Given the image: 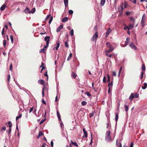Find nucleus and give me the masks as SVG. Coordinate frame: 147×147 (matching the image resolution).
<instances>
[{"instance_id":"nucleus-1","label":"nucleus","mask_w":147,"mask_h":147,"mask_svg":"<svg viewBox=\"0 0 147 147\" xmlns=\"http://www.w3.org/2000/svg\"><path fill=\"white\" fill-rule=\"evenodd\" d=\"M110 133L111 132L109 131H107L106 133L105 138L108 141H110L111 140V137L110 136Z\"/></svg>"},{"instance_id":"nucleus-2","label":"nucleus","mask_w":147,"mask_h":147,"mask_svg":"<svg viewBox=\"0 0 147 147\" xmlns=\"http://www.w3.org/2000/svg\"><path fill=\"white\" fill-rule=\"evenodd\" d=\"M98 32H96L93 36L91 39V40L92 41H94L95 40H96V38H98Z\"/></svg>"},{"instance_id":"nucleus-3","label":"nucleus","mask_w":147,"mask_h":147,"mask_svg":"<svg viewBox=\"0 0 147 147\" xmlns=\"http://www.w3.org/2000/svg\"><path fill=\"white\" fill-rule=\"evenodd\" d=\"M129 47L131 49H133L135 50H136L137 49V47L132 42H131V43H129Z\"/></svg>"},{"instance_id":"nucleus-4","label":"nucleus","mask_w":147,"mask_h":147,"mask_svg":"<svg viewBox=\"0 0 147 147\" xmlns=\"http://www.w3.org/2000/svg\"><path fill=\"white\" fill-rule=\"evenodd\" d=\"M111 30L110 29V28H108L107 31L106 32V34L105 36V38H107L109 34L111 32Z\"/></svg>"},{"instance_id":"nucleus-5","label":"nucleus","mask_w":147,"mask_h":147,"mask_svg":"<svg viewBox=\"0 0 147 147\" xmlns=\"http://www.w3.org/2000/svg\"><path fill=\"white\" fill-rule=\"evenodd\" d=\"M106 45L109 49H114L113 46L109 42H107L106 43Z\"/></svg>"},{"instance_id":"nucleus-6","label":"nucleus","mask_w":147,"mask_h":147,"mask_svg":"<svg viewBox=\"0 0 147 147\" xmlns=\"http://www.w3.org/2000/svg\"><path fill=\"white\" fill-rule=\"evenodd\" d=\"M83 131L84 133V136H82V138H84L85 137L86 138L87 137L88 134L85 128H83Z\"/></svg>"},{"instance_id":"nucleus-7","label":"nucleus","mask_w":147,"mask_h":147,"mask_svg":"<svg viewBox=\"0 0 147 147\" xmlns=\"http://www.w3.org/2000/svg\"><path fill=\"white\" fill-rule=\"evenodd\" d=\"M145 19L144 18H142L141 21V25L142 27H143L145 26L144 23L145 22Z\"/></svg>"},{"instance_id":"nucleus-8","label":"nucleus","mask_w":147,"mask_h":147,"mask_svg":"<svg viewBox=\"0 0 147 147\" xmlns=\"http://www.w3.org/2000/svg\"><path fill=\"white\" fill-rule=\"evenodd\" d=\"M50 37L49 36H46L44 40L46 42V43H49V39Z\"/></svg>"},{"instance_id":"nucleus-9","label":"nucleus","mask_w":147,"mask_h":147,"mask_svg":"<svg viewBox=\"0 0 147 147\" xmlns=\"http://www.w3.org/2000/svg\"><path fill=\"white\" fill-rule=\"evenodd\" d=\"M63 25H61L56 30V32H59L63 28Z\"/></svg>"},{"instance_id":"nucleus-10","label":"nucleus","mask_w":147,"mask_h":147,"mask_svg":"<svg viewBox=\"0 0 147 147\" xmlns=\"http://www.w3.org/2000/svg\"><path fill=\"white\" fill-rule=\"evenodd\" d=\"M6 7H7V6L5 4H3L0 8L1 11H3L4 10Z\"/></svg>"},{"instance_id":"nucleus-11","label":"nucleus","mask_w":147,"mask_h":147,"mask_svg":"<svg viewBox=\"0 0 147 147\" xmlns=\"http://www.w3.org/2000/svg\"><path fill=\"white\" fill-rule=\"evenodd\" d=\"M29 10V9L27 7L24 10V11L26 13L30 14V11Z\"/></svg>"},{"instance_id":"nucleus-12","label":"nucleus","mask_w":147,"mask_h":147,"mask_svg":"<svg viewBox=\"0 0 147 147\" xmlns=\"http://www.w3.org/2000/svg\"><path fill=\"white\" fill-rule=\"evenodd\" d=\"M134 98V94L133 93H131L129 97V99L130 101H132Z\"/></svg>"},{"instance_id":"nucleus-13","label":"nucleus","mask_w":147,"mask_h":147,"mask_svg":"<svg viewBox=\"0 0 147 147\" xmlns=\"http://www.w3.org/2000/svg\"><path fill=\"white\" fill-rule=\"evenodd\" d=\"M130 40V38L129 37L127 38L126 39V41H125V45L126 46L128 44L129 41Z\"/></svg>"},{"instance_id":"nucleus-14","label":"nucleus","mask_w":147,"mask_h":147,"mask_svg":"<svg viewBox=\"0 0 147 147\" xmlns=\"http://www.w3.org/2000/svg\"><path fill=\"white\" fill-rule=\"evenodd\" d=\"M43 133L41 131H40L39 132V134L38 136L37 137V138L38 139L41 136L43 135Z\"/></svg>"},{"instance_id":"nucleus-15","label":"nucleus","mask_w":147,"mask_h":147,"mask_svg":"<svg viewBox=\"0 0 147 147\" xmlns=\"http://www.w3.org/2000/svg\"><path fill=\"white\" fill-rule=\"evenodd\" d=\"M71 76L72 78H75L76 77L77 75L75 72H72L71 73Z\"/></svg>"},{"instance_id":"nucleus-16","label":"nucleus","mask_w":147,"mask_h":147,"mask_svg":"<svg viewBox=\"0 0 147 147\" xmlns=\"http://www.w3.org/2000/svg\"><path fill=\"white\" fill-rule=\"evenodd\" d=\"M38 82L40 84L43 85L44 84L45 81L43 80H38Z\"/></svg>"},{"instance_id":"nucleus-17","label":"nucleus","mask_w":147,"mask_h":147,"mask_svg":"<svg viewBox=\"0 0 147 147\" xmlns=\"http://www.w3.org/2000/svg\"><path fill=\"white\" fill-rule=\"evenodd\" d=\"M57 117H58V119L59 121H61V117H60V115L59 114V113L58 111H57Z\"/></svg>"},{"instance_id":"nucleus-18","label":"nucleus","mask_w":147,"mask_h":147,"mask_svg":"<svg viewBox=\"0 0 147 147\" xmlns=\"http://www.w3.org/2000/svg\"><path fill=\"white\" fill-rule=\"evenodd\" d=\"M114 50V49H109L108 50H106L105 51V53H109L111 52H112L113 50Z\"/></svg>"},{"instance_id":"nucleus-19","label":"nucleus","mask_w":147,"mask_h":147,"mask_svg":"<svg viewBox=\"0 0 147 147\" xmlns=\"http://www.w3.org/2000/svg\"><path fill=\"white\" fill-rule=\"evenodd\" d=\"M105 2V0H101L100 1V5L101 6H103Z\"/></svg>"},{"instance_id":"nucleus-20","label":"nucleus","mask_w":147,"mask_h":147,"mask_svg":"<svg viewBox=\"0 0 147 147\" xmlns=\"http://www.w3.org/2000/svg\"><path fill=\"white\" fill-rule=\"evenodd\" d=\"M118 115H119V113H118L116 114L115 116V120L116 122V123L117 122V121L118 119Z\"/></svg>"},{"instance_id":"nucleus-21","label":"nucleus","mask_w":147,"mask_h":147,"mask_svg":"<svg viewBox=\"0 0 147 147\" xmlns=\"http://www.w3.org/2000/svg\"><path fill=\"white\" fill-rule=\"evenodd\" d=\"M56 46L54 48V49H55L56 50H57L59 47L60 45V44L59 43H57L56 44Z\"/></svg>"},{"instance_id":"nucleus-22","label":"nucleus","mask_w":147,"mask_h":147,"mask_svg":"<svg viewBox=\"0 0 147 147\" xmlns=\"http://www.w3.org/2000/svg\"><path fill=\"white\" fill-rule=\"evenodd\" d=\"M71 144H73L74 146H76V147H78V145L77 144V143L76 142H73L72 141H71Z\"/></svg>"},{"instance_id":"nucleus-23","label":"nucleus","mask_w":147,"mask_h":147,"mask_svg":"<svg viewBox=\"0 0 147 147\" xmlns=\"http://www.w3.org/2000/svg\"><path fill=\"white\" fill-rule=\"evenodd\" d=\"M7 41L5 40H4L3 41V44L4 48H6Z\"/></svg>"},{"instance_id":"nucleus-24","label":"nucleus","mask_w":147,"mask_h":147,"mask_svg":"<svg viewBox=\"0 0 147 147\" xmlns=\"http://www.w3.org/2000/svg\"><path fill=\"white\" fill-rule=\"evenodd\" d=\"M36 11V9L35 7L33 8L32 9L31 11H30V14L31 13H34Z\"/></svg>"},{"instance_id":"nucleus-25","label":"nucleus","mask_w":147,"mask_h":147,"mask_svg":"<svg viewBox=\"0 0 147 147\" xmlns=\"http://www.w3.org/2000/svg\"><path fill=\"white\" fill-rule=\"evenodd\" d=\"M147 86V84L145 83L144 84V86H142V88L143 89H145Z\"/></svg>"},{"instance_id":"nucleus-26","label":"nucleus","mask_w":147,"mask_h":147,"mask_svg":"<svg viewBox=\"0 0 147 147\" xmlns=\"http://www.w3.org/2000/svg\"><path fill=\"white\" fill-rule=\"evenodd\" d=\"M135 24L132 23V24H130L129 25V29L131 28H133L134 25Z\"/></svg>"},{"instance_id":"nucleus-27","label":"nucleus","mask_w":147,"mask_h":147,"mask_svg":"<svg viewBox=\"0 0 147 147\" xmlns=\"http://www.w3.org/2000/svg\"><path fill=\"white\" fill-rule=\"evenodd\" d=\"M142 71L143 72L145 71V64H143L142 65Z\"/></svg>"},{"instance_id":"nucleus-28","label":"nucleus","mask_w":147,"mask_h":147,"mask_svg":"<svg viewBox=\"0 0 147 147\" xmlns=\"http://www.w3.org/2000/svg\"><path fill=\"white\" fill-rule=\"evenodd\" d=\"M130 21L133 22V23L135 24V19L134 18H133L132 17H131L130 18Z\"/></svg>"},{"instance_id":"nucleus-29","label":"nucleus","mask_w":147,"mask_h":147,"mask_svg":"<svg viewBox=\"0 0 147 147\" xmlns=\"http://www.w3.org/2000/svg\"><path fill=\"white\" fill-rule=\"evenodd\" d=\"M72 57V53H70L69 54V55L67 58V60L69 61L71 58Z\"/></svg>"},{"instance_id":"nucleus-30","label":"nucleus","mask_w":147,"mask_h":147,"mask_svg":"<svg viewBox=\"0 0 147 147\" xmlns=\"http://www.w3.org/2000/svg\"><path fill=\"white\" fill-rule=\"evenodd\" d=\"M87 103V102L85 101H82L81 102V105L82 106L86 105Z\"/></svg>"},{"instance_id":"nucleus-31","label":"nucleus","mask_w":147,"mask_h":147,"mask_svg":"<svg viewBox=\"0 0 147 147\" xmlns=\"http://www.w3.org/2000/svg\"><path fill=\"white\" fill-rule=\"evenodd\" d=\"M124 107L125 109V111L126 112H127L128 111V107L126 105H124Z\"/></svg>"},{"instance_id":"nucleus-32","label":"nucleus","mask_w":147,"mask_h":147,"mask_svg":"<svg viewBox=\"0 0 147 147\" xmlns=\"http://www.w3.org/2000/svg\"><path fill=\"white\" fill-rule=\"evenodd\" d=\"M45 49L43 48V49L40 50V53H45Z\"/></svg>"},{"instance_id":"nucleus-33","label":"nucleus","mask_w":147,"mask_h":147,"mask_svg":"<svg viewBox=\"0 0 147 147\" xmlns=\"http://www.w3.org/2000/svg\"><path fill=\"white\" fill-rule=\"evenodd\" d=\"M5 28H3L1 32V34L2 35H3L4 34H5Z\"/></svg>"},{"instance_id":"nucleus-34","label":"nucleus","mask_w":147,"mask_h":147,"mask_svg":"<svg viewBox=\"0 0 147 147\" xmlns=\"http://www.w3.org/2000/svg\"><path fill=\"white\" fill-rule=\"evenodd\" d=\"M68 3V0H65V9L66 8V7L67 6Z\"/></svg>"},{"instance_id":"nucleus-35","label":"nucleus","mask_w":147,"mask_h":147,"mask_svg":"<svg viewBox=\"0 0 147 147\" xmlns=\"http://www.w3.org/2000/svg\"><path fill=\"white\" fill-rule=\"evenodd\" d=\"M61 121V122H60V126L61 127V128L62 129H63V128H64V127H63V126H64V125H63V122Z\"/></svg>"},{"instance_id":"nucleus-36","label":"nucleus","mask_w":147,"mask_h":147,"mask_svg":"<svg viewBox=\"0 0 147 147\" xmlns=\"http://www.w3.org/2000/svg\"><path fill=\"white\" fill-rule=\"evenodd\" d=\"M10 39L11 40V42L12 43H13V36H12L11 35H10Z\"/></svg>"},{"instance_id":"nucleus-37","label":"nucleus","mask_w":147,"mask_h":147,"mask_svg":"<svg viewBox=\"0 0 147 147\" xmlns=\"http://www.w3.org/2000/svg\"><path fill=\"white\" fill-rule=\"evenodd\" d=\"M106 55L109 57L111 58L112 57V55L111 54H109V53H105Z\"/></svg>"},{"instance_id":"nucleus-38","label":"nucleus","mask_w":147,"mask_h":147,"mask_svg":"<svg viewBox=\"0 0 147 147\" xmlns=\"http://www.w3.org/2000/svg\"><path fill=\"white\" fill-rule=\"evenodd\" d=\"M8 124L9 125V128H11L12 127V124L11 121H9L8 122Z\"/></svg>"},{"instance_id":"nucleus-39","label":"nucleus","mask_w":147,"mask_h":147,"mask_svg":"<svg viewBox=\"0 0 147 147\" xmlns=\"http://www.w3.org/2000/svg\"><path fill=\"white\" fill-rule=\"evenodd\" d=\"M134 98H137L139 97V95L137 93H135L134 95Z\"/></svg>"},{"instance_id":"nucleus-40","label":"nucleus","mask_w":147,"mask_h":147,"mask_svg":"<svg viewBox=\"0 0 147 147\" xmlns=\"http://www.w3.org/2000/svg\"><path fill=\"white\" fill-rule=\"evenodd\" d=\"M69 33L71 36H72L73 35V34H74V30L73 29L71 30L69 32Z\"/></svg>"},{"instance_id":"nucleus-41","label":"nucleus","mask_w":147,"mask_h":147,"mask_svg":"<svg viewBox=\"0 0 147 147\" xmlns=\"http://www.w3.org/2000/svg\"><path fill=\"white\" fill-rule=\"evenodd\" d=\"M108 80H107V82H109L110 81V78L109 77V74H107Z\"/></svg>"},{"instance_id":"nucleus-42","label":"nucleus","mask_w":147,"mask_h":147,"mask_svg":"<svg viewBox=\"0 0 147 147\" xmlns=\"http://www.w3.org/2000/svg\"><path fill=\"white\" fill-rule=\"evenodd\" d=\"M121 11L120 12V14H122V13H123V6L121 5Z\"/></svg>"},{"instance_id":"nucleus-43","label":"nucleus","mask_w":147,"mask_h":147,"mask_svg":"<svg viewBox=\"0 0 147 147\" xmlns=\"http://www.w3.org/2000/svg\"><path fill=\"white\" fill-rule=\"evenodd\" d=\"M112 85H113L112 83V82L108 84V87L109 88L110 87V88L111 87H112Z\"/></svg>"},{"instance_id":"nucleus-44","label":"nucleus","mask_w":147,"mask_h":147,"mask_svg":"<svg viewBox=\"0 0 147 147\" xmlns=\"http://www.w3.org/2000/svg\"><path fill=\"white\" fill-rule=\"evenodd\" d=\"M46 120V119H44L42 120L40 122V124H42Z\"/></svg>"},{"instance_id":"nucleus-45","label":"nucleus","mask_w":147,"mask_h":147,"mask_svg":"<svg viewBox=\"0 0 147 147\" xmlns=\"http://www.w3.org/2000/svg\"><path fill=\"white\" fill-rule=\"evenodd\" d=\"M53 17L52 16H51L49 19V24H50L53 20Z\"/></svg>"},{"instance_id":"nucleus-46","label":"nucleus","mask_w":147,"mask_h":147,"mask_svg":"<svg viewBox=\"0 0 147 147\" xmlns=\"http://www.w3.org/2000/svg\"><path fill=\"white\" fill-rule=\"evenodd\" d=\"M73 13V11L72 10H70L69 11V14L72 15Z\"/></svg>"},{"instance_id":"nucleus-47","label":"nucleus","mask_w":147,"mask_h":147,"mask_svg":"<svg viewBox=\"0 0 147 147\" xmlns=\"http://www.w3.org/2000/svg\"><path fill=\"white\" fill-rule=\"evenodd\" d=\"M144 74V72H143V71H142L141 73V76H140V79H142L143 77V75Z\"/></svg>"},{"instance_id":"nucleus-48","label":"nucleus","mask_w":147,"mask_h":147,"mask_svg":"<svg viewBox=\"0 0 147 147\" xmlns=\"http://www.w3.org/2000/svg\"><path fill=\"white\" fill-rule=\"evenodd\" d=\"M124 29L125 30H126L127 29H128V30H129V28L127 26H125L124 28Z\"/></svg>"},{"instance_id":"nucleus-49","label":"nucleus","mask_w":147,"mask_h":147,"mask_svg":"<svg viewBox=\"0 0 147 147\" xmlns=\"http://www.w3.org/2000/svg\"><path fill=\"white\" fill-rule=\"evenodd\" d=\"M65 47L67 48L69 47L68 45L67 42H65Z\"/></svg>"},{"instance_id":"nucleus-50","label":"nucleus","mask_w":147,"mask_h":147,"mask_svg":"<svg viewBox=\"0 0 147 147\" xmlns=\"http://www.w3.org/2000/svg\"><path fill=\"white\" fill-rule=\"evenodd\" d=\"M106 77L105 76H104L103 78V81L104 83L106 82Z\"/></svg>"},{"instance_id":"nucleus-51","label":"nucleus","mask_w":147,"mask_h":147,"mask_svg":"<svg viewBox=\"0 0 147 147\" xmlns=\"http://www.w3.org/2000/svg\"><path fill=\"white\" fill-rule=\"evenodd\" d=\"M49 44L48 43H46V45L44 46V47L45 48H47L48 47Z\"/></svg>"},{"instance_id":"nucleus-52","label":"nucleus","mask_w":147,"mask_h":147,"mask_svg":"<svg viewBox=\"0 0 147 147\" xmlns=\"http://www.w3.org/2000/svg\"><path fill=\"white\" fill-rule=\"evenodd\" d=\"M6 129V128L5 127H3L1 129V131H2L3 130H5Z\"/></svg>"},{"instance_id":"nucleus-53","label":"nucleus","mask_w":147,"mask_h":147,"mask_svg":"<svg viewBox=\"0 0 147 147\" xmlns=\"http://www.w3.org/2000/svg\"><path fill=\"white\" fill-rule=\"evenodd\" d=\"M10 75H8L7 76V81L8 82H9L10 80Z\"/></svg>"},{"instance_id":"nucleus-54","label":"nucleus","mask_w":147,"mask_h":147,"mask_svg":"<svg viewBox=\"0 0 147 147\" xmlns=\"http://www.w3.org/2000/svg\"><path fill=\"white\" fill-rule=\"evenodd\" d=\"M94 113H90V114H89V117H91L93 116V115H94Z\"/></svg>"},{"instance_id":"nucleus-55","label":"nucleus","mask_w":147,"mask_h":147,"mask_svg":"<svg viewBox=\"0 0 147 147\" xmlns=\"http://www.w3.org/2000/svg\"><path fill=\"white\" fill-rule=\"evenodd\" d=\"M86 94L88 96H91V94L88 92H86Z\"/></svg>"},{"instance_id":"nucleus-56","label":"nucleus","mask_w":147,"mask_h":147,"mask_svg":"<svg viewBox=\"0 0 147 147\" xmlns=\"http://www.w3.org/2000/svg\"><path fill=\"white\" fill-rule=\"evenodd\" d=\"M130 1H131V2L135 4L136 3V0H130Z\"/></svg>"},{"instance_id":"nucleus-57","label":"nucleus","mask_w":147,"mask_h":147,"mask_svg":"<svg viewBox=\"0 0 147 147\" xmlns=\"http://www.w3.org/2000/svg\"><path fill=\"white\" fill-rule=\"evenodd\" d=\"M47 71L46 72L45 74H44L45 76L46 77H48V75L47 74Z\"/></svg>"},{"instance_id":"nucleus-58","label":"nucleus","mask_w":147,"mask_h":147,"mask_svg":"<svg viewBox=\"0 0 147 147\" xmlns=\"http://www.w3.org/2000/svg\"><path fill=\"white\" fill-rule=\"evenodd\" d=\"M12 63H11L10 65V70L11 71H12Z\"/></svg>"},{"instance_id":"nucleus-59","label":"nucleus","mask_w":147,"mask_h":147,"mask_svg":"<svg viewBox=\"0 0 147 147\" xmlns=\"http://www.w3.org/2000/svg\"><path fill=\"white\" fill-rule=\"evenodd\" d=\"M42 102L44 105H46V102L43 99H42Z\"/></svg>"},{"instance_id":"nucleus-60","label":"nucleus","mask_w":147,"mask_h":147,"mask_svg":"<svg viewBox=\"0 0 147 147\" xmlns=\"http://www.w3.org/2000/svg\"><path fill=\"white\" fill-rule=\"evenodd\" d=\"M127 5L126 3H124V7L123 9H125L127 7Z\"/></svg>"},{"instance_id":"nucleus-61","label":"nucleus","mask_w":147,"mask_h":147,"mask_svg":"<svg viewBox=\"0 0 147 147\" xmlns=\"http://www.w3.org/2000/svg\"><path fill=\"white\" fill-rule=\"evenodd\" d=\"M113 75L114 76H116V72L115 71H114L113 72Z\"/></svg>"},{"instance_id":"nucleus-62","label":"nucleus","mask_w":147,"mask_h":147,"mask_svg":"<svg viewBox=\"0 0 147 147\" xmlns=\"http://www.w3.org/2000/svg\"><path fill=\"white\" fill-rule=\"evenodd\" d=\"M50 16H50V15H47V16L46 17V20H48L49 18V17H50Z\"/></svg>"},{"instance_id":"nucleus-63","label":"nucleus","mask_w":147,"mask_h":147,"mask_svg":"<svg viewBox=\"0 0 147 147\" xmlns=\"http://www.w3.org/2000/svg\"><path fill=\"white\" fill-rule=\"evenodd\" d=\"M33 107L31 108H30V109L29 113H30L32 111H33Z\"/></svg>"},{"instance_id":"nucleus-64","label":"nucleus","mask_w":147,"mask_h":147,"mask_svg":"<svg viewBox=\"0 0 147 147\" xmlns=\"http://www.w3.org/2000/svg\"><path fill=\"white\" fill-rule=\"evenodd\" d=\"M51 145L52 147H53V141H51Z\"/></svg>"}]
</instances>
